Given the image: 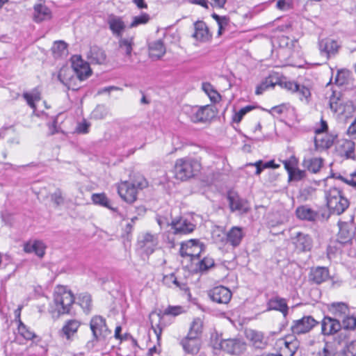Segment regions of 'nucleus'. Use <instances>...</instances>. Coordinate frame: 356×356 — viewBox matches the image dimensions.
Listing matches in <instances>:
<instances>
[{"label": "nucleus", "instance_id": "nucleus-13", "mask_svg": "<svg viewBox=\"0 0 356 356\" xmlns=\"http://www.w3.org/2000/svg\"><path fill=\"white\" fill-rule=\"evenodd\" d=\"M321 334L325 336L333 335L341 330L339 319L330 316H325L321 322Z\"/></svg>", "mask_w": 356, "mask_h": 356}, {"label": "nucleus", "instance_id": "nucleus-38", "mask_svg": "<svg viewBox=\"0 0 356 356\" xmlns=\"http://www.w3.org/2000/svg\"><path fill=\"white\" fill-rule=\"evenodd\" d=\"M352 72L346 68L337 70L334 78V84L338 86H343L349 83Z\"/></svg>", "mask_w": 356, "mask_h": 356}, {"label": "nucleus", "instance_id": "nucleus-7", "mask_svg": "<svg viewBox=\"0 0 356 356\" xmlns=\"http://www.w3.org/2000/svg\"><path fill=\"white\" fill-rule=\"evenodd\" d=\"M319 323L312 316H304L298 320H295L291 326V330L294 335H300L309 332Z\"/></svg>", "mask_w": 356, "mask_h": 356}, {"label": "nucleus", "instance_id": "nucleus-3", "mask_svg": "<svg viewBox=\"0 0 356 356\" xmlns=\"http://www.w3.org/2000/svg\"><path fill=\"white\" fill-rule=\"evenodd\" d=\"M200 170L198 161L192 159H179L174 166L175 177L177 179L185 181L193 177Z\"/></svg>", "mask_w": 356, "mask_h": 356}, {"label": "nucleus", "instance_id": "nucleus-29", "mask_svg": "<svg viewBox=\"0 0 356 356\" xmlns=\"http://www.w3.org/2000/svg\"><path fill=\"white\" fill-rule=\"evenodd\" d=\"M46 245L42 241L35 240L24 244V250L27 253L34 252L38 257L42 258L45 254Z\"/></svg>", "mask_w": 356, "mask_h": 356}, {"label": "nucleus", "instance_id": "nucleus-14", "mask_svg": "<svg viewBox=\"0 0 356 356\" xmlns=\"http://www.w3.org/2000/svg\"><path fill=\"white\" fill-rule=\"evenodd\" d=\"M168 225L171 226L175 234H186L192 232L195 225L188 221L186 218L182 217L173 219L170 223L168 222Z\"/></svg>", "mask_w": 356, "mask_h": 356}, {"label": "nucleus", "instance_id": "nucleus-56", "mask_svg": "<svg viewBox=\"0 0 356 356\" xmlns=\"http://www.w3.org/2000/svg\"><path fill=\"white\" fill-rule=\"evenodd\" d=\"M130 184L138 191L142 190L147 186V182L142 176L137 177L134 180L129 181Z\"/></svg>", "mask_w": 356, "mask_h": 356}, {"label": "nucleus", "instance_id": "nucleus-22", "mask_svg": "<svg viewBox=\"0 0 356 356\" xmlns=\"http://www.w3.org/2000/svg\"><path fill=\"white\" fill-rule=\"evenodd\" d=\"M318 45L321 54L325 55L327 58L336 55L339 49L337 42L330 38L321 40Z\"/></svg>", "mask_w": 356, "mask_h": 356}, {"label": "nucleus", "instance_id": "nucleus-8", "mask_svg": "<svg viewBox=\"0 0 356 356\" xmlns=\"http://www.w3.org/2000/svg\"><path fill=\"white\" fill-rule=\"evenodd\" d=\"M217 113V108L215 106L207 105L195 107L192 109L191 119L195 123L206 122L215 118Z\"/></svg>", "mask_w": 356, "mask_h": 356}, {"label": "nucleus", "instance_id": "nucleus-59", "mask_svg": "<svg viewBox=\"0 0 356 356\" xmlns=\"http://www.w3.org/2000/svg\"><path fill=\"white\" fill-rule=\"evenodd\" d=\"M51 199L56 206L62 204L64 202L62 193L60 189H57L51 195Z\"/></svg>", "mask_w": 356, "mask_h": 356}, {"label": "nucleus", "instance_id": "nucleus-36", "mask_svg": "<svg viewBox=\"0 0 356 356\" xmlns=\"http://www.w3.org/2000/svg\"><path fill=\"white\" fill-rule=\"evenodd\" d=\"M289 337H286L283 339L284 346L281 348V351L285 356H293L298 348V341L296 339L289 341Z\"/></svg>", "mask_w": 356, "mask_h": 356}, {"label": "nucleus", "instance_id": "nucleus-15", "mask_svg": "<svg viewBox=\"0 0 356 356\" xmlns=\"http://www.w3.org/2000/svg\"><path fill=\"white\" fill-rule=\"evenodd\" d=\"M108 28L113 35L121 38L126 29V25L122 18L114 14L108 15L106 20Z\"/></svg>", "mask_w": 356, "mask_h": 356}, {"label": "nucleus", "instance_id": "nucleus-18", "mask_svg": "<svg viewBox=\"0 0 356 356\" xmlns=\"http://www.w3.org/2000/svg\"><path fill=\"white\" fill-rule=\"evenodd\" d=\"M74 74H76L72 67H63L58 72V79L69 90H77L79 88L73 83V81L76 79Z\"/></svg>", "mask_w": 356, "mask_h": 356}, {"label": "nucleus", "instance_id": "nucleus-40", "mask_svg": "<svg viewBox=\"0 0 356 356\" xmlns=\"http://www.w3.org/2000/svg\"><path fill=\"white\" fill-rule=\"evenodd\" d=\"M22 97L26 101L27 104L35 111L36 110L35 102H39L41 99V94L38 89H33L31 92H25L23 93Z\"/></svg>", "mask_w": 356, "mask_h": 356}, {"label": "nucleus", "instance_id": "nucleus-21", "mask_svg": "<svg viewBox=\"0 0 356 356\" xmlns=\"http://www.w3.org/2000/svg\"><path fill=\"white\" fill-rule=\"evenodd\" d=\"M267 311L275 310L280 312L284 317L288 314L289 307L285 298L278 296L270 298L267 302Z\"/></svg>", "mask_w": 356, "mask_h": 356}, {"label": "nucleus", "instance_id": "nucleus-32", "mask_svg": "<svg viewBox=\"0 0 356 356\" xmlns=\"http://www.w3.org/2000/svg\"><path fill=\"white\" fill-rule=\"evenodd\" d=\"M243 238V229L239 227H233L227 234V243L233 247H237Z\"/></svg>", "mask_w": 356, "mask_h": 356}, {"label": "nucleus", "instance_id": "nucleus-30", "mask_svg": "<svg viewBox=\"0 0 356 356\" xmlns=\"http://www.w3.org/2000/svg\"><path fill=\"white\" fill-rule=\"evenodd\" d=\"M119 49L124 54V56L131 58L134 46V37L130 36L127 38H118Z\"/></svg>", "mask_w": 356, "mask_h": 356}, {"label": "nucleus", "instance_id": "nucleus-45", "mask_svg": "<svg viewBox=\"0 0 356 356\" xmlns=\"http://www.w3.org/2000/svg\"><path fill=\"white\" fill-rule=\"evenodd\" d=\"M341 330H355L356 328V317L350 316L349 313L342 318Z\"/></svg>", "mask_w": 356, "mask_h": 356}, {"label": "nucleus", "instance_id": "nucleus-37", "mask_svg": "<svg viewBox=\"0 0 356 356\" xmlns=\"http://www.w3.org/2000/svg\"><path fill=\"white\" fill-rule=\"evenodd\" d=\"M150 56L152 58H160L165 53V47L161 40H156L149 45Z\"/></svg>", "mask_w": 356, "mask_h": 356}, {"label": "nucleus", "instance_id": "nucleus-47", "mask_svg": "<svg viewBox=\"0 0 356 356\" xmlns=\"http://www.w3.org/2000/svg\"><path fill=\"white\" fill-rule=\"evenodd\" d=\"M278 86L281 88H285L289 91H291L294 92L296 90L298 89V84L293 82L287 81L285 76L279 77L278 79Z\"/></svg>", "mask_w": 356, "mask_h": 356}, {"label": "nucleus", "instance_id": "nucleus-42", "mask_svg": "<svg viewBox=\"0 0 356 356\" xmlns=\"http://www.w3.org/2000/svg\"><path fill=\"white\" fill-rule=\"evenodd\" d=\"M78 303L86 314L90 312L92 309V298L89 293H80L78 296Z\"/></svg>", "mask_w": 356, "mask_h": 356}, {"label": "nucleus", "instance_id": "nucleus-10", "mask_svg": "<svg viewBox=\"0 0 356 356\" xmlns=\"http://www.w3.org/2000/svg\"><path fill=\"white\" fill-rule=\"evenodd\" d=\"M72 67L79 81L88 79L92 74L89 63L84 61L81 56L74 55L71 58Z\"/></svg>", "mask_w": 356, "mask_h": 356}, {"label": "nucleus", "instance_id": "nucleus-27", "mask_svg": "<svg viewBox=\"0 0 356 356\" xmlns=\"http://www.w3.org/2000/svg\"><path fill=\"white\" fill-rule=\"evenodd\" d=\"M182 346L185 352L191 354L197 353L200 348V339L195 337L186 335L181 341Z\"/></svg>", "mask_w": 356, "mask_h": 356}, {"label": "nucleus", "instance_id": "nucleus-1", "mask_svg": "<svg viewBox=\"0 0 356 356\" xmlns=\"http://www.w3.org/2000/svg\"><path fill=\"white\" fill-rule=\"evenodd\" d=\"M326 205L327 213L331 215H341L349 207L350 202L343 195L341 190L337 187H332L325 191Z\"/></svg>", "mask_w": 356, "mask_h": 356}, {"label": "nucleus", "instance_id": "nucleus-52", "mask_svg": "<svg viewBox=\"0 0 356 356\" xmlns=\"http://www.w3.org/2000/svg\"><path fill=\"white\" fill-rule=\"evenodd\" d=\"M149 15L147 13H142L139 16H135L129 25L130 28L136 27L140 24H145L149 20Z\"/></svg>", "mask_w": 356, "mask_h": 356}, {"label": "nucleus", "instance_id": "nucleus-61", "mask_svg": "<svg viewBox=\"0 0 356 356\" xmlns=\"http://www.w3.org/2000/svg\"><path fill=\"white\" fill-rule=\"evenodd\" d=\"M90 126V123L84 120L82 122L78 124L76 131L79 134H88L89 132Z\"/></svg>", "mask_w": 356, "mask_h": 356}, {"label": "nucleus", "instance_id": "nucleus-31", "mask_svg": "<svg viewBox=\"0 0 356 356\" xmlns=\"http://www.w3.org/2000/svg\"><path fill=\"white\" fill-rule=\"evenodd\" d=\"M156 245V241L153 235L147 233L143 236V239L138 241V245L140 248L144 250L147 254H150L154 252V247Z\"/></svg>", "mask_w": 356, "mask_h": 356}, {"label": "nucleus", "instance_id": "nucleus-48", "mask_svg": "<svg viewBox=\"0 0 356 356\" xmlns=\"http://www.w3.org/2000/svg\"><path fill=\"white\" fill-rule=\"evenodd\" d=\"M215 262L212 258L204 257L198 263V269L201 273L208 271L211 268L214 267Z\"/></svg>", "mask_w": 356, "mask_h": 356}, {"label": "nucleus", "instance_id": "nucleus-51", "mask_svg": "<svg viewBox=\"0 0 356 356\" xmlns=\"http://www.w3.org/2000/svg\"><path fill=\"white\" fill-rule=\"evenodd\" d=\"M67 44L64 41H56L52 47V51L55 56H62L67 51Z\"/></svg>", "mask_w": 356, "mask_h": 356}, {"label": "nucleus", "instance_id": "nucleus-63", "mask_svg": "<svg viewBox=\"0 0 356 356\" xmlns=\"http://www.w3.org/2000/svg\"><path fill=\"white\" fill-rule=\"evenodd\" d=\"M179 254L182 257H191L193 258L195 256V251H188V250H186L185 244L182 242L179 249Z\"/></svg>", "mask_w": 356, "mask_h": 356}, {"label": "nucleus", "instance_id": "nucleus-2", "mask_svg": "<svg viewBox=\"0 0 356 356\" xmlns=\"http://www.w3.org/2000/svg\"><path fill=\"white\" fill-rule=\"evenodd\" d=\"M184 312L185 310L181 306L169 305L163 312L160 311L156 314L154 312L150 314L149 317L151 319L152 327L153 328L158 340L160 339L162 330L167 325L164 321L165 316H177Z\"/></svg>", "mask_w": 356, "mask_h": 356}, {"label": "nucleus", "instance_id": "nucleus-19", "mask_svg": "<svg viewBox=\"0 0 356 356\" xmlns=\"http://www.w3.org/2000/svg\"><path fill=\"white\" fill-rule=\"evenodd\" d=\"M338 226L339 231L337 234V241L341 244H346L350 242L355 234L353 225L346 222L339 220Z\"/></svg>", "mask_w": 356, "mask_h": 356}, {"label": "nucleus", "instance_id": "nucleus-53", "mask_svg": "<svg viewBox=\"0 0 356 356\" xmlns=\"http://www.w3.org/2000/svg\"><path fill=\"white\" fill-rule=\"evenodd\" d=\"M282 162L288 174H291V172L297 167L298 163V161L295 156H291L289 159L284 160Z\"/></svg>", "mask_w": 356, "mask_h": 356}, {"label": "nucleus", "instance_id": "nucleus-4", "mask_svg": "<svg viewBox=\"0 0 356 356\" xmlns=\"http://www.w3.org/2000/svg\"><path fill=\"white\" fill-rule=\"evenodd\" d=\"M90 328L92 334V339L87 343V347L92 348L95 343L106 339L111 334L106 325V318L100 315L92 317L90 321Z\"/></svg>", "mask_w": 356, "mask_h": 356}, {"label": "nucleus", "instance_id": "nucleus-60", "mask_svg": "<svg viewBox=\"0 0 356 356\" xmlns=\"http://www.w3.org/2000/svg\"><path fill=\"white\" fill-rule=\"evenodd\" d=\"M246 166H254L256 168V170H255V175H259L261 172L266 169V167L265 165H264V162L262 161V160H259L257 161H256L255 163H247L246 164Z\"/></svg>", "mask_w": 356, "mask_h": 356}, {"label": "nucleus", "instance_id": "nucleus-11", "mask_svg": "<svg viewBox=\"0 0 356 356\" xmlns=\"http://www.w3.org/2000/svg\"><path fill=\"white\" fill-rule=\"evenodd\" d=\"M329 106L334 113L343 114L346 111V106H352V102L347 100L341 92L333 90L330 97Z\"/></svg>", "mask_w": 356, "mask_h": 356}, {"label": "nucleus", "instance_id": "nucleus-39", "mask_svg": "<svg viewBox=\"0 0 356 356\" xmlns=\"http://www.w3.org/2000/svg\"><path fill=\"white\" fill-rule=\"evenodd\" d=\"M323 160L321 158H312L309 159H304L302 165L309 171L313 173L319 172L323 166Z\"/></svg>", "mask_w": 356, "mask_h": 356}, {"label": "nucleus", "instance_id": "nucleus-12", "mask_svg": "<svg viewBox=\"0 0 356 356\" xmlns=\"http://www.w3.org/2000/svg\"><path fill=\"white\" fill-rule=\"evenodd\" d=\"M208 296L211 300L218 304H227L232 298L231 291L223 286L213 288L208 291Z\"/></svg>", "mask_w": 356, "mask_h": 356}, {"label": "nucleus", "instance_id": "nucleus-46", "mask_svg": "<svg viewBox=\"0 0 356 356\" xmlns=\"http://www.w3.org/2000/svg\"><path fill=\"white\" fill-rule=\"evenodd\" d=\"M18 332L26 340H32L38 338V336L21 321H19V323L18 324Z\"/></svg>", "mask_w": 356, "mask_h": 356}, {"label": "nucleus", "instance_id": "nucleus-41", "mask_svg": "<svg viewBox=\"0 0 356 356\" xmlns=\"http://www.w3.org/2000/svg\"><path fill=\"white\" fill-rule=\"evenodd\" d=\"M202 88L204 92L209 96L210 100L212 102L216 103L221 99L220 95L210 83H203L202 85Z\"/></svg>", "mask_w": 356, "mask_h": 356}, {"label": "nucleus", "instance_id": "nucleus-35", "mask_svg": "<svg viewBox=\"0 0 356 356\" xmlns=\"http://www.w3.org/2000/svg\"><path fill=\"white\" fill-rule=\"evenodd\" d=\"M203 321L199 317L195 318L190 325L189 330L187 334L191 337H195L196 338L201 339L203 332Z\"/></svg>", "mask_w": 356, "mask_h": 356}, {"label": "nucleus", "instance_id": "nucleus-33", "mask_svg": "<svg viewBox=\"0 0 356 356\" xmlns=\"http://www.w3.org/2000/svg\"><path fill=\"white\" fill-rule=\"evenodd\" d=\"M34 20L40 22L51 19V13L49 8L42 4H37L34 6Z\"/></svg>", "mask_w": 356, "mask_h": 356}, {"label": "nucleus", "instance_id": "nucleus-49", "mask_svg": "<svg viewBox=\"0 0 356 356\" xmlns=\"http://www.w3.org/2000/svg\"><path fill=\"white\" fill-rule=\"evenodd\" d=\"M336 138L337 136L328 137L327 138H322L321 140V143H319L316 137H314V140L316 148H318L320 147L323 149H329L334 144V139Z\"/></svg>", "mask_w": 356, "mask_h": 356}, {"label": "nucleus", "instance_id": "nucleus-26", "mask_svg": "<svg viewBox=\"0 0 356 356\" xmlns=\"http://www.w3.org/2000/svg\"><path fill=\"white\" fill-rule=\"evenodd\" d=\"M329 277V270L325 267L318 266L312 268L309 275V280L316 284L326 281Z\"/></svg>", "mask_w": 356, "mask_h": 356}, {"label": "nucleus", "instance_id": "nucleus-58", "mask_svg": "<svg viewBox=\"0 0 356 356\" xmlns=\"http://www.w3.org/2000/svg\"><path fill=\"white\" fill-rule=\"evenodd\" d=\"M278 79L279 76L277 75H270L266 77L262 83L267 88H269L270 87L273 88L278 84Z\"/></svg>", "mask_w": 356, "mask_h": 356}, {"label": "nucleus", "instance_id": "nucleus-64", "mask_svg": "<svg viewBox=\"0 0 356 356\" xmlns=\"http://www.w3.org/2000/svg\"><path fill=\"white\" fill-rule=\"evenodd\" d=\"M347 134L353 136V138L356 139V119L353 120L347 129Z\"/></svg>", "mask_w": 356, "mask_h": 356}, {"label": "nucleus", "instance_id": "nucleus-6", "mask_svg": "<svg viewBox=\"0 0 356 356\" xmlns=\"http://www.w3.org/2000/svg\"><path fill=\"white\" fill-rule=\"evenodd\" d=\"M296 215L301 220L312 222H322L330 218V213H327L325 207H320L316 211L307 204L298 207L296 209Z\"/></svg>", "mask_w": 356, "mask_h": 356}, {"label": "nucleus", "instance_id": "nucleus-54", "mask_svg": "<svg viewBox=\"0 0 356 356\" xmlns=\"http://www.w3.org/2000/svg\"><path fill=\"white\" fill-rule=\"evenodd\" d=\"M107 114L108 111L104 105H97L92 113V117L97 120L105 118Z\"/></svg>", "mask_w": 356, "mask_h": 356}, {"label": "nucleus", "instance_id": "nucleus-24", "mask_svg": "<svg viewBox=\"0 0 356 356\" xmlns=\"http://www.w3.org/2000/svg\"><path fill=\"white\" fill-rule=\"evenodd\" d=\"M245 336L255 348L264 349L268 345L267 340L264 339V334L261 332L248 330L245 332Z\"/></svg>", "mask_w": 356, "mask_h": 356}, {"label": "nucleus", "instance_id": "nucleus-62", "mask_svg": "<svg viewBox=\"0 0 356 356\" xmlns=\"http://www.w3.org/2000/svg\"><path fill=\"white\" fill-rule=\"evenodd\" d=\"M57 118H55L51 123H48V127H49V136H53L56 133H58L60 130L57 127Z\"/></svg>", "mask_w": 356, "mask_h": 356}, {"label": "nucleus", "instance_id": "nucleus-17", "mask_svg": "<svg viewBox=\"0 0 356 356\" xmlns=\"http://www.w3.org/2000/svg\"><path fill=\"white\" fill-rule=\"evenodd\" d=\"M118 192L122 199L129 203L136 200L138 191L130 184L129 181L120 183L118 187Z\"/></svg>", "mask_w": 356, "mask_h": 356}, {"label": "nucleus", "instance_id": "nucleus-28", "mask_svg": "<svg viewBox=\"0 0 356 356\" xmlns=\"http://www.w3.org/2000/svg\"><path fill=\"white\" fill-rule=\"evenodd\" d=\"M328 312L332 318H342L349 313L348 306L342 302H332L327 305Z\"/></svg>", "mask_w": 356, "mask_h": 356}, {"label": "nucleus", "instance_id": "nucleus-5", "mask_svg": "<svg viewBox=\"0 0 356 356\" xmlns=\"http://www.w3.org/2000/svg\"><path fill=\"white\" fill-rule=\"evenodd\" d=\"M54 302L58 316L69 314L74 303V296L70 290L60 286L54 294Z\"/></svg>", "mask_w": 356, "mask_h": 356}, {"label": "nucleus", "instance_id": "nucleus-9", "mask_svg": "<svg viewBox=\"0 0 356 356\" xmlns=\"http://www.w3.org/2000/svg\"><path fill=\"white\" fill-rule=\"evenodd\" d=\"M220 348L231 355H241L246 350L245 342L240 338L223 339L219 343Z\"/></svg>", "mask_w": 356, "mask_h": 356}, {"label": "nucleus", "instance_id": "nucleus-16", "mask_svg": "<svg viewBox=\"0 0 356 356\" xmlns=\"http://www.w3.org/2000/svg\"><path fill=\"white\" fill-rule=\"evenodd\" d=\"M227 200L232 211H238L243 213L249 211L250 208L247 206V201L240 197L237 193L229 191L227 193Z\"/></svg>", "mask_w": 356, "mask_h": 356}, {"label": "nucleus", "instance_id": "nucleus-43", "mask_svg": "<svg viewBox=\"0 0 356 356\" xmlns=\"http://www.w3.org/2000/svg\"><path fill=\"white\" fill-rule=\"evenodd\" d=\"M92 200L96 204L106 207L112 211H116V209L110 204V200L104 193H95L92 195Z\"/></svg>", "mask_w": 356, "mask_h": 356}, {"label": "nucleus", "instance_id": "nucleus-57", "mask_svg": "<svg viewBox=\"0 0 356 356\" xmlns=\"http://www.w3.org/2000/svg\"><path fill=\"white\" fill-rule=\"evenodd\" d=\"M344 356H356V341H351L343 350Z\"/></svg>", "mask_w": 356, "mask_h": 356}, {"label": "nucleus", "instance_id": "nucleus-34", "mask_svg": "<svg viewBox=\"0 0 356 356\" xmlns=\"http://www.w3.org/2000/svg\"><path fill=\"white\" fill-rule=\"evenodd\" d=\"M81 323L79 321L72 319L66 321L65 324L61 330L63 336H65L67 339H70L71 336L74 335L80 327Z\"/></svg>", "mask_w": 356, "mask_h": 356}, {"label": "nucleus", "instance_id": "nucleus-25", "mask_svg": "<svg viewBox=\"0 0 356 356\" xmlns=\"http://www.w3.org/2000/svg\"><path fill=\"white\" fill-rule=\"evenodd\" d=\"M87 58L91 64H103L106 59V54L105 51L97 46L93 45L90 47V51L88 53Z\"/></svg>", "mask_w": 356, "mask_h": 356}, {"label": "nucleus", "instance_id": "nucleus-55", "mask_svg": "<svg viewBox=\"0 0 356 356\" xmlns=\"http://www.w3.org/2000/svg\"><path fill=\"white\" fill-rule=\"evenodd\" d=\"M306 176V172L305 170H300L297 167L289 174V181H300L304 179Z\"/></svg>", "mask_w": 356, "mask_h": 356}, {"label": "nucleus", "instance_id": "nucleus-20", "mask_svg": "<svg viewBox=\"0 0 356 356\" xmlns=\"http://www.w3.org/2000/svg\"><path fill=\"white\" fill-rule=\"evenodd\" d=\"M292 240L296 250L300 252L310 251L312 248L313 240L307 234L298 232Z\"/></svg>", "mask_w": 356, "mask_h": 356}, {"label": "nucleus", "instance_id": "nucleus-50", "mask_svg": "<svg viewBox=\"0 0 356 356\" xmlns=\"http://www.w3.org/2000/svg\"><path fill=\"white\" fill-rule=\"evenodd\" d=\"M343 147H346L347 149L345 151L344 156L346 159H355V144L352 140H346L343 144Z\"/></svg>", "mask_w": 356, "mask_h": 356}, {"label": "nucleus", "instance_id": "nucleus-44", "mask_svg": "<svg viewBox=\"0 0 356 356\" xmlns=\"http://www.w3.org/2000/svg\"><path fill=\"white\" fill-rule=\"evenodd\" d=\"M186 245V250L197 248L198 249L197 252H195L193 257L198 258L202 252L204 250L205 246L203 243H200L198 239H191L186 242H183Z\"/></svg>", "mask_w": 356, "mask_h": 356}, {"label": "nucleus", "instance_id": "nucleus-23", "mask_svg": "<svg viewBox=\"0 0 356 356\" xmlns=\"http://www.w3.org/2000/svg\"><path fill=\"white\" fill-rule=\"evenodd\" d=\"M195 31L193 37L200 42H207L211 38V34L206 23L203 21H197L194 23Z\"/></svg>", "mask_w": 356, "mask_h": 356}]
</instances>
